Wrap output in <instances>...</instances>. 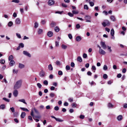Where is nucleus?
<instances>
[{"label": "nucleus", "instance_id": "obj_64", "mask_svg": "<svg viewBox=\"0 0 127 127\" xmlns=\"http://www.w3.org/2000/svg\"><path fill=\"white\" fill-rule=\"evenodd\" d=\"M13 16L15 18L17 16V14L16 13V12H14L13 14Z\"/></svg>", "mask_w": 127, "mask_h": 127}, {"label": "nucleus", "instance_id": "obj_42", "mask_svg": "<svg viewBox=\"0 0 127 127\" xmlns=\"http://www.w3.org/2000/svg\"><path fill=\"white\" fill-rule=\"evenodd\" d=\"M68 15L70 17H72L73 16V13H71L70 12L68 13Z\"/></svg>", "mask_w": 127, "mask_h": 127}, {"label": "nucleus", "instance_id": "obj_25", "mask_svg": "<svg viewBox=\"0 0 127 127\" xmlns=\"http://www.w3.org/2000/svg\"><path fill=\"white\" fill-rule=\"evenodd\" d=\"M56 120L58 122H62L64 121V120H62L61 119L59 118H57L56 119Z\"/></svg>", "mask_w": 127, "mask_h": 127}, {"label": "nucleus", "instance_id": "obj_21", "mask_svg": "<svg viewBox=\"0 0 127 127\" xmlns=\"http://www.w3.org/2000/svg\"><path fill=\"white\" fill-rule=\"evenodd\" d=\"M10 62L9 64L11 66H12L13 64H15V62L13 60H11L10 61Z\"/></svg>", "mask_w": 127, "mask_h": 127}, {"label": "nucleus", "instance_id": "obj_40", "mask_svg": "<svg viewBox=\"0 0 127 127\" xmlns=\"http://www.w3.org/2000/svg\"><path fill=\"white\" fill-rule=\"evenodd\" d=\"M16 34V36L18 38H21V36L20 34L17 33Z\"/></svg>", "mask_w": 127, "mask_h": 127}, {"label": "nucleus", "instance_id": "obj_4", "mask_svg": "<svg viewBox=\"0 0 127 127\" xmlns=\"http://www.w3.org/2000/svg\"><path fill=\"white\" fill-rule=\"evenodd\" d=\"M31 115L33 117V118L34 119H35V118H40V116H34L33 115V110H31Z\"/></svg>", "mask_w": 127, "mask_h": 127}, {"label": "nucleus", "instance_id": "obj_41", "mask_svg": "<svg viewBox=\"0 0 127 127\" xmlns=\"http://www.w3.org/2000/svg\"><path fill=\"white\" fill-rule=\"evenodd\" d=\"M84 9L87 10L89 9V7L87 5H84Z\"/></svg>", "mask_w": 127, "mask_h": 127}, {"label": "nucleus", "instance_id": "obj_7", "mask_svg": "<svg viewBox=\"0 0 127 127\" xmlns=\"http://www.w3.org/2000/svg\"><path fill=\"white\" fill-rule=\"evenodd\" d=\"M21 21L20 19L18 18L16 19L15 21V23L16 25H19L21 23Z\"/></svg>", "mask_w": 127, "mask_h": 127}, {"label": "nucleus", "instance_id": "obj_60", "mask_svg": "<svg viewBox=\"0 0 127 127\" xmlns=\"http://www.w3.org/2000/svg\"><path fill=\"white\" fill-rule=\"evenodd\" d=\"M80 27V26L79 24H77L76 25V28L77 29H79Z\"/></svg>", "mask_w": 127, "mask_h": 127}, {"label": "nucleus", "instance_id": "obj_50", "mask_svg": "<svg viewBox=\"0 0 127 127\" xmlns=\"http://www.w3.org/2000/svg\"><path fill=\"white\" fill-rule=\"evenodd\" d=\"M83 58H86L87 57V55L86 53H84L83 55Z\"/></svg>", "mask_w": 127, "mask_h": 127}, {"label": "nucleus", "instance_id": "obj_51", "mask_svg": "<svg viewBox=\"0 0 127 127\" xmlns=\"http://www.w3.org/2000/svg\"><path fill=\"white\" fill-rule=\"evenodd\" d=\"M65 69L66 70H69L70 69V67L69 66L67 65L66 66Z\"/></svg>", "mask_w": 127, "mask_h": 127}, {"label": "nucleus", "instance_id": "obj_56", "mask_svg": "<svg viewBox=\"0 0 127 127\" xmlns=\"http://www.w3.org/2000/svg\"><path fill=\"white\" fill-rule=\"evenodd\" d=\"M90 6H93L94 5V2H93L90 1V2L89 3Z\"/></svg>", "mask_w": 127, "mask_h": 127}, {"label": "nucleus", "instance_id": "obj_24", "mask_svg": "<svg viewBox=\"0 0 127 127\" xmlns=\"http://www.w3.org/2000/svg\"><path fill=\"white\" fill-rule=\"evenodd\" d=\"M19 101L23 102L25 104H27V103L25 102V100L24 99H19L18 100Z\"/></svg>", "mask_w": 127, "mask_h": 127}, {"label": "nucleus", "instance_id": "obj_28", "mask_svg": "<svg viewBox=\"0 0 127 127\" xmlns=\"http://www.w3.org/2000/svg\"><path fill=\"white\" fill-rule=\"evenodd\" d=\"M49 69L50 70H52L53 69V68L52 65L51 64H50L48 66Z\"/></svg>", "mask_w": 127, "mask_h": 127}, {"label": "nucleus", "instance_id": "obj_39", "mask_svg": "<svg viewBox=\"0 0 127 127\" xmlns=\"http://www.w3.org/2000/svg\"><path fill=\"white\" fill-rule=\"evenodd\" d=\"M2 99L4 100L5 101L7 102H9L10 101L9 99L6 98L5 97H4Z\"/></svg>", "mask_w": 127, "mask_h": 127}, {"label": "nucleus", "instance_id": "obj_23", "mask_svg": "<svg viewBox=\"0 0 127 127\" xmlns=\"http://www.w3.org/2000/svg\"><path fill=\"white\" fill-rule=\"evenodd\" d=\"M54 30L55 31L57 32H59L60 30L59 28L57 26H56Z\"/></svg>", "mask_w": 127, "mask_h": 127}, {"label": "nucleus", "instance_id": "obj_22", "mask_svg": "<svg viewBox=\"0 0 127 127\" xmlns=\"http://www.w3.org/2000/svg\"><path fill=\"white\" fill-rule=\"evenodd\" d=\"M26 114L24 112H22V113L21 114V117L22 118H24Z\"/></svg>", "mask_w": 127, "mask_h": 127}, {"label": "nucleus", "instance_id": "obj_32", "mask_svg": "<svg viewBox=\"0 0 127 127\" xmlns=\"http://www.w3.org/2000/svg\"><path fill=\"white\" fill-rule=\"evenodd\" d=\"M20 108L24 111H26L27 112H28L29 111V110L27 108H26L23 107H20Z\"/></svg>", "mask_w": 127, "mask_h": 127}, {"label": "nucleus", "instance_id": "obj_17", "mask_svg": "<svg viewBox=\"0 0 127 127\" xmlns=\"http://www.w3.org/2000/svg\"><path fill=\"white\" fill-rule=\"evenodd\" d=\"M81 40V38L79 36H77L76 38V41L79 42Z\"/></svg>", "mask_w": 127, "mask_h": 127}, {"label": "nucleus", "instance_id": "obj_27", "mask_svg": "<svg viewBox=\"0 0 127 127\" xmlns=\"http://www.w3.org/2000/svg\"><path fill=\"white\" fill-rule=\"evenodd\" d=\"M117 119L118 121H120L122 119V116L121 115H119L117 117Z\"/></svg>", "mask_w": 127, "mask_h": 127}, {"label": "nucleus", "instance_id": "obj_48", "mask_svg": "<svg viewBox=\"0 0 127 127\" xmlns=\"http://www.w3.org/2000/svg\"><path fill=\"white\" fill-rule=\"evenodd\" d=\"M12 2L18 3L19 2V0H13L12 1Z\"/></svg>", "mask_w": 127, "mask_h": 127}, {"label": "nucleus", "instance_id": "obj_6", "mask_svg": "<svg viewBox=\"0 0 127 127\" xmlns=\"http://www.w3.org/2000/svg\"><path fill=\"white\" fill-rule=\"evenodd\" d=\"M55 3L54 1L53 0H49L48 2V4L49 6H51L53 5Z\"/></svg>", "mask_w": 127, "mask_h": 127}, {"label": "nucleus", "instance_id": "obj_52", "mask_svg": "<svg viewBox=\"0 0 127 127\" xmlns=\"http://www.w3.org/2000/svg\"><path fill=\"white\" fill-rule=\"evenodd\" d=\"M0 62L2 64H4L5 62V60L4 59H1Z\"/></svg>", "mask_w": 127, "mask_h": 127}, {"label": "nucleus", "instance_id": "obj_15", "mask_svg": "<svg viewBox=\"0 0 127 127\" xmlns=\"http://www.w3.org/2000/svg\"><path fill=\"white\" fill-rule=\"evenodd\" d=\"M56 25V22L52 21L50 24V25L52 27H54Z\"/></svg>", "mask_w": 127, "mask_h": 127}, {"label": "nucleus", "instance_id": "obj_13", "mask_svg": "<svg viewBox=\"0 0 127 127\" xmlns=\"http://www.w3.org/2000/svg\"><path fill=\"white\" fill-rule=\"evenodd\" d=\"M45 74V72L43 70H41L39 73V75L41 77H43Z\"/></svg>", "mask_w": 127, "mask_h": 127}, {"label": "nucleus", "instance_id": "obj_5", "mask_svg": "<svg viewBox=\"0 0 127 127\" xmlns=\"http://www.w3.org/2000/svg\"><path fill=\"white\" fill-rule=\"evenodd\" d=\"M100 44L102 47L104 49H106L107 48V46L105 44V42L101 41L100 42Z\"/></svg>", "mask_w": 127, "mask_h": 127}, {"label": "nucleus", "instance_id": "obj_34", "mask_svg": "<svg viewBox=\"0 0 127 127\" xmlns=\"http://www.w3.org/2000/svg\"><path fill=\"white\" fill-rule=\"evenodd\" d=\"M108 49L110 52H111L112 51V50L111 49V47L109 46H107Z\"/></svg>", "mask_w": 127, "mask_h": 127}, {"label": "nucleus", "instance_id": "obj_43", "mask_svg": "<svg viewBox=\"0 0 127 127\" xmlns=\"http://www.w3.org/2000/svg\"><path fill=\"white\" fill-rule=\"evenodd\" d=\"M108 77L107 75L106 74H104L103 75V77L104 79H106Z\"/></svg>", "mask_w": 127, "mask_h": 127}, {"label": "nucleus", "instance_id": "obj_61", "mask_svg": "<svg viewBox=\"0 0 127 127\" xmlns=\"http://www.w3.org/2000/svg\"><path fill=\"white\" fill-rule=\"evenodd\" d=\"M59 107L58 106H56L54 107V109L55 110L58 111L59 110Z\"/></svg>", "mask_w": 127, "mask_h": 127}, {"label": "nucleus", "instance_id": "obj_36", "mask_svg": "<svg viewBox=\"0 0 127 127\" xmlns=\"http://www.w3.org/2000/svg\"><path fill=\"white\" fill-rule=\"evenodd\" d=\"M103 69L104 70H106L107 69L108 67L106 65H104L103 68Z\"/></svg>", "mask_w": 127, "mask_h": 127}, {"label": "nucleus", "instance_id": "obj_8", "mask_svg": "<svg viewBox=\"0 0 127 127\" xmlns=\"http://www.w3.org/2000/svg\"><path fill=\"white\" fill-rule=\"evenodd\" d=\"M99 52L100 54L102 55H104L106 53L105 51L101 49L99 50Z\"/></svg>", "mask_w": 127, "mask_h": 127}, {"label": "nucleus", "instance_id": "obj_12", "mask_svg": "<svg viewBox=\"0 0 127 127\" xmlns=\"http://www.w3.org/2000/svg\"><path fill=\"white\" fill-rule=\"evenodd\" d=\"M18 92V91L16 90H15L13 92V95L15 97H17V96Z\"/></svg>", "mask_w": 127, "mask_h": 127}, {"label": "nucleus", "instance_id": "obj_46", "mask_svg": "<svg viewBox=\"0 0 127 127\" xmlns=\"http://www.w3.org/2000/svg\"><path fill=\"white\" fill-rule=\"evenodd\" d=\"M55 96V94L53 93H51L50 94V96L52 97H53Z\"/></svg>", "mask_w": 127, "mask_h": 127}, {"label": "nucleus", "instance_id": "obj_3", "mask_svg": "<svg viewBox=\"0 0 127 127\" xmlns=\"http://www.w3.org/2000/svg\"><path fill=\"white\" fill-rule=\"evenodd\" d=\"M85 18L86 19V22H91V21L90 19L91 17L89 15H87L85 16Z\"/></svg>", "mask_w": 127, "mask_h": 127}, {"label": "nucleus", "instance_id": "obj_31", "mask_svg": "<svg viewBox=\"0 0 127 127\" xmlns=\"http://www.w3.org/2000/svg\"><path fill=\"white\" fill-rule=\"evenodd\" d=\"M108 107L109 108H112L113 107V105L111 103H109L108 105Z\"/></svg>", "mask_w": 127, "mask_h": 127}, {"label": "nucleus", "instance_id": "obj_9", "mask_svg": "<svg viewBox=\"0 0 127 127\" xmlns=\"http://www.w3.org/2000/svg\"><path fill=\"white\" fill-rule=\"evenodd\" d=\"M23 53L24 55L29 57H31V54L27 51H24Z\"/></svg>", "mask_w": 127, "mask_h": 127}, {"label": "nucleus", "instance_id": "obj_55", "mask_svg": "<svg viewBox=\"0 0 127 127\" xmlns=\"http://www.w3.org/2000/svg\"><path fill=\"white\" fill-rule=\"evenodd\" d=\"M72 106L73 107H76L77 105L75 103H73L72 104Z\"/></svg>", "mask_w": 127, "mask_h": 127}, {"label": "nucleus", "instance_id": "obj_19", "mask_svg": "<svg viewBox=\"0 0 127 127\" xmlns=\"http://www.w3.org/2000/svg\"><path fill=\"white\" fill-rule=\"evenodd\" d=\"M77 61H78L80 62H81L82 61V58L80 56H79L77 57Z\"/></svg>", "mask_w": 127, "mask_h": 127}, {"label": "nucleus", "instance_id": "obj_20", "mask_svg": "<svg viewBox=\"0 0 127 127\" xmlns=\"http://www.w3.org/2000/svg\"><path fill=\"white\" fill-rule=\"evenodd\" d=\"M5 105L4 104H2L0 106V109L3 110L5 108Z\"/></svg>", "mask_w": 127, "mask_h": 127}, {"label": "nucleus", "instance_id": "obj_45", "mask_svg": "<svg viewBox=\"0 0 127 127\" xmlns=\"http://www.w3.org/2000/svg\"><path fill=\"white\" fill-rule=\"evenodd\" d=\"M10 109L11 110L12 112L14 113L15 112L14 108L13 107H12L10 108Z\"/></svg>", "mask_w": 127, "mask_h": 127}, {"label": "nucleus", "instance_id": "obj_59", "mask_svg": "<svg viewBox=\"0 0 127 127\" xmlns=\"http://www.w3.org/2000/svg\"><path fill=\"white\" fill-rule=\"evenodd\" d=\"M72 12L73 14H77L78 13V12L75 11V10H73L72 11Z\"/></svg>", "mask_w": 127, "mask_h": 127}, {"label": "nucleus", "instance_id": "obj_30", "mask_svg": "<svg viewBox=\"0 0 127 127\" xmlns=\"http://www.w3.org/2000/svg\"><path fill=\"white\" fill-rule=\"evenodd\" d=\"M13 23L12 21H10L8 23V25L9 27H10L13 25Z\"/></svg>", "mask_w": 127, "mask_h": 127}, {"label": "nucleus", "instance_id": "obj_57", "mask_svg": "<svg viewBox=\"0 0 127 127\" xmlns=\"http://www.w3.org/2000/svg\"><path fill=\"white\" fill-rule=\"evenodd\" d=\"M58 74L59 75H63V73L61 71H59L58 72Z\"/></svg>", "mask_w": 127, "mask_h": 127}, {"label": "nucleus", "instance_id": "obj_54", "mask_svg": "<svg viewBox=\"0 0 127 127\" xmlns=\"http://www.w3.org/2000/svg\"><path fill=\"white\" fill-rule=\"evenodd\" d=\"M46 21L44 20H42L41 21V23L42 24L44 25L46 23Z\"/></svg>", "mask_w": 127, "mask_h": 127}, {"label": "nucleus", "instance_id": "obj_62", "mask_svg": "<svg viewBox=\"0 0 127 127\" xmlns=\"http://www.w3.org/2000/svg\"><path fill=\"white\" fill-rule=\"evenodd\" d=\"M84 116L82 115H80L79 116L80 118L82 119H84Z\"/></svg>", "mask_w": 127, "mask_h": 127}, {"label": "nucleus", "instance_id": "obj_44", "mask_svg": "<svg viewBox=\"0 0 127 127\" xmlns=\"http://www.w3.org/2000/svg\"><path fill=\"white\" fill-rule=\"evenodd\" d=\"M19 46H20V47L21 48H23L24 47V44L22 43H21L19 44Z\"/></svg>", "mask_w": 127, "mask_h": 127}, {"label": "nucleus", "instance_id": "obj_29", "mask_svg": "<svg viewBox=\"0 0 127 127\" xmlns=\"http://www.w3.org/2000/svg\"><path fill=\"white\" fill-rule=\"evenodd\" d=\"M13 57L12 55H10L8 58V60L9 61L13 60Z\"/></svg>", "mask_w": 127, "mask_h": 127}, {"label": "nucleus", "instance_id": "obj_35", "mask_svg": "<svg viewBox=\"0 0 127 127\" xmlns=\"http://www.w3.org/2000/svg\"><path fill=\"white\" fill-rule=\"evenodd\" d=\"M92 69L93 70H94V72H95V70H96V68L95 66H94V65L92 66Z\"/></svg>", "mask_w": 127, "mask_h": 127}, {"label": "nucleus", "instance_id": "obj_38", "mask_svg": "<svg viewBox=\"0 0 127 127\" xmlns=\"http://www.w3.org/2000/svg\"><path fill=\"white\" fill-rule=\"evenodd\" d=\"M37 86L38 87V88L39 89H40L42 87V85L41 84L39 83H38L37 84Z\"/></svg>", "mask_w": 127, "mask_h": 127}, {"label": "nucleus", "instance_id": "obj_1", "mask_svg": "<svg viewBox=\"0 0 127 127\" xmlns=\"http://www.w3.org/2000/svg\"><path fill=\"white\" fill-rule=\"evenodd\" d=\"M22 80H20L17 81L14 86V88L17 89L20 88L22 85Z\"/></svg>", "mask_w": 127, "mask_h": 127}, {"label": "nucleus", "instance_id": "obj_47", "mask_svg": "<svg viewBox=\"0 0 127 127\" xmlns=\"http://www.w3.org/2000/svg\"><path fill=\"white\" fill-rule=\"evenodd\" d=\"M43 84H44L45 85H48V82L47 81L45 80L43 82Z\"/></svg>", "mask_w": 127, "mask_h": 127}, {"label": "nucleus", "instance_id": "obj_26", "mask_svg": "<svg viewBox=\"0 0 127 127\" xmlns=\"http://www.w3.org/2000/svg\"><path fill=\"white\" fill-rule=\"evenodd\" d=\"M110 34L111 35H114V31L113 29H112L110 31Z\"/></svg>", "mask_w": 127, "mask_h": 127}, {"label": "nucleus", "instance_id": "obj_16", "mask_svg": "<svg viewBox=\"0 0 127 127\" xmlns=\"http://www.w3.org/2000/svg\"><path fill=\"white\" fill-rule=\"evenodd\" d=\"M62 48L64 49H66L67 48V46L64 44H62L61 45Z\"/></svg>", "mask_w": 127, "mask_h": 127}, {"label": "nucleus", "instance_id": "obj_11", "mask_svg": "<svg viewBox=\"0 0 127 127\" xmlns=\"http://www.w3.org/2000/svg\"><path fill=\"white\" fill-rule=\"evenodd\" d=\"M53 35V33L51 31H49L47 34V35L49 37H51Z\"/></svg>", "mask_w": 127, "mask_h": 127}, {"label": "nucleus", "instance_id": "obj_63", "mask_svg": "<svg viewBox=\"0 0 127 127\" xmlns=\"http://www.w3.org/2000/svg\"><path fill=\"white\" fill-rule=\"evenodd\" d=\"M68 36L69 38L70 39H71L72 38V35L71 34H68Z\"/></svg>", "mask_w": 127, "mask_h": 127}, {"label": "nucleus", "instance_id": "obj_18", "mask_svg": "<svg viewBox=\"0 0 127 127\" xmlns=\"http://www.w3.org/2000/svg\"><path fill=\"white\" fill-rule=\"evenodd\" d=\"M110 18L111 20L112 21L114 22L116 21L115 18L114 16L112 15L111 16Z\"/></svg>", "mask_w": 127, "mask_h": 127}, {"label": "nucleus", "instance_id": "obj_2", "mask_svg": "<svg viewBox=\"0 0 127 127\" xmlns=\"http://www.w3.org/2000/svg\"><path fill=\"white\" fill-rule=\"evenodd\" d=\"M102 24L104 27H105L106 26H109L110 23L108 20H105L102 23Z\"/></svg>", "mask_w": 127, "mask_h": 127}, {"label": "nucleus", "instance_id": "obj_14", "mask_svg": "<svg viewBox=\"0 0 127 127\" xmlns=\"http://www.w3.org/2000/svg\"><path fill=\"white\" fill-rule=\"evenodd\" d=\"M24 67L25 65L24 64L20 63H19V67L20 68H24Z\"/></svg>", "mask_w": 127, "mask_h": 127}, {"label": "nucleus", "instance_id": "obj_53", "mask_svg": "<svg viewBox=\"0 0 127 127\" xmlns=\"http://www.w3.org/2000/svg\"><path fill=\"white\" fill-rule=\"evenodd\" d=\"M38 24L37 22H35L34 23V26L35 28H36L38 27Z\"/></svg>", "mask_w": 127, "mask_h": 127}, {"label": "nucleus", "instance_id": "obj_49", "mask_svg": "<svg viewBox=\"0 0 127 127\" xmlns=\"http://www.w3.org/2000/svg\"><path fill=\"white\" fill-rule=\"evenodd\" d=\"M64 12L63 11H56L55 12L56 13H58L60 14H61L63 13Z\"/></svg>", "mask_w": 127, "mask_h": 127}, {"label": "nucleus", "instance_id": "obj_33", "mask_svg": "<svg viewBox=\"0 0 127 127\" xmlns=\"http://www.w3.org/2000/svg\"><path fill=\"white\" fill-rule=\"evenodd\" d=\"M33 109L34 111L37 114H38L39 113V112L38 110L36 109L34 107L33 108Z\"/></svg>", "mask_w": 127, "mask_h": 127}, {"label": "nucleus", "instance_id": "obj_37", "mask_svg": "<svg viewBox=\"0 0 127 127\" xmlns=\"http://www.w3.org/2000/svg\"><path fill=\"white\" fill-rule=\"evenodd\" d=\"M55 46L56 47H58L59 45V41H56L55 42Z\"/></svg>", "mask_w": 127, "mask_h": 127}, {"label": "nucleus", "instance_id": "obj_10", "mask_svg": "<svg viewBox=\"0 0 127 127\" xmlns=\"http://www.w3.org/2000/svg\"><path fill=\"white\" fill-rule=\"evenodd\" d=\"M43 32V30L42 29H38L37 32L38 34L39 35H41L42 34Z\"/></svg>", "mask_w": 127, "mask_h": 127}, {"label": "nucleus", "instance_id": "obj_58", "mask_svg": "<svg viewBox=\"0 0 127 127\" xmlns=\"http://www.w3.org/2000/svg\"><path fill=\"white\" fill-rule=\"evenodd\" d=\"M70 65L72 67H74L75 66V64L74 63L72 62L70 64Z\"/></svg>", "mask_w": 127, "mask_h": 127}]
</instances>
